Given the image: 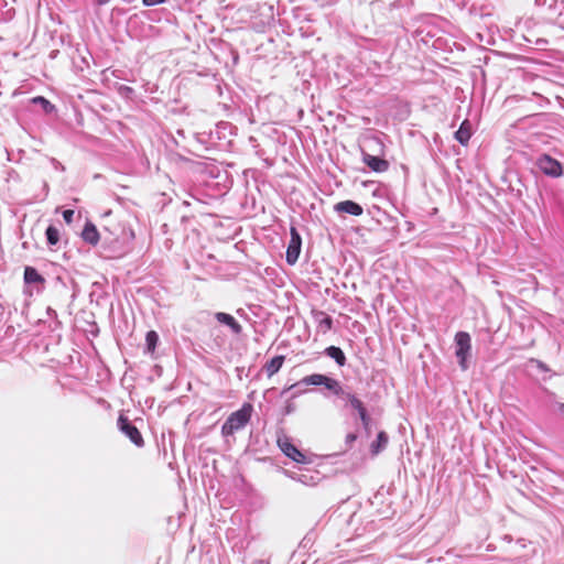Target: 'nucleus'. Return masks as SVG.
I'll use <instances>...</instances> for the list:
<instances>
[{"mask_svg":"<svg viewBox=\"0 0 564 564\" xmlns=\"http://www.w3.org/2000/svg\"><path fill=\"white\" fill-rule=\"evenodd\" d=\"M252 411V404L245 403L239 410L232 412L221 426L223 436H231L243 429L249 423Z\"/></svg>","mask_w":564,"mask_h":564,"instance_id":"nucleus-1","label":"nucleus"},{"mask_svg":"<svg viewBox=\"0 0 564 564\" xmlns=\"http://www.w3.org/2000/svg\"><path fill=\"white\" fill-rule=\"evenodd\" d=\"M471 339L468 333L466 332H458L455 335V343H456V357L458 358L459 366L463 370H466L468 368L467 365V357L471 349Z\"/></svg>","mask_w":564,"mask_h":564,"instance_id":"nucleus-2","label":"nucleus"},{"mask_svg":"<svg viewBox=\"0 0 564 564\" xmlns=\"http://www.w3.org/2000/svg\"><path fill=\"white\" fill-rule=\"evenodd\" d=\"M118 429L138 447H142L144 445V440L142 434L134 426L130 420L123 414L120 413L117 421Z\"/></svg>","mask_w":564,"mask_h":564,"instance_id":"nucleus-3","label":"nucleus"},{"mask_svg":"<svg viewBox=\"0 0 564 564\" xmlns=\"http://www.w3.org/2000/svg\"><path fill=\"white\" fill-rule=\"evenodd\" d=\"M279 448L282 453L299 464H307L308 459L290 440L288 436H280L276 441Z\"/></svg>","mask_w":564,"mask_h":564,"instance_id":"nucleus-4","label":"nucleus"},{"mask_svg":"<svg viewBox=\"0 0 564 564\" xmlns=\"http://www.w3.org/2000/svg\"><path fill=\"white\" fill-rule=\"evenodd\" d=\"M536 165L545 175L551 177H558L563 173L562 164L549 154L540 155Z\"/></svg>","mask_w":564,"mask_h":564,"instance_id":"nucleus-5","label":"nucleus"},{"mask_svg":"<svg viewBox=\"0 0 564 564\" xmlns=\"http://www.w3.org/2000/svg\"><path fill=\"white\" fill-rule=\"evenodd\" d=\"M290 232L291 240L286 250V262L289 264H294L297 261L301 252L302 239L295 227H291Z\"/></svg>","mask_w":564,"mask_h":564,"instance_id":"nucleus-6","label":"nucleus"},{"mask_svg":"<svg viewBox=\"0 0 564 564\" xmlns=\"http://www.w3.org/2000/svg\"><path fill=\"white\" fill-rule=\"evenodd\" d=\"M362 162L373 172H386L390 164L387 160L362 151Z\"/></svg>","mask_w":564,"mask_h":564,"instance_id":"nucleus-7","label":"nucleus"},{"mask_svg":"<svg viewBox=\"0 0 564 564\" xmlns=\"http://www.w3.org/2000/svg\"><path fill=\"white\" fill-rule=\"evenodd\" d=\"M215 318L226 326H228L234 334L239 335L242 332V326L236 321L234 316L228 313L218 312L215 314Z\"/></svg>","mask_w":564,"mask_h":564,"instance_id":"nucleus-8","label":"nucleus"},{"mask_svg":"<svg viewBox=\"0 0 564 564\" xmlns=\"http://www.w3.org/2000/svg\"><path fill=\"white\" fill-rule=\"evenodd\" d=\"M82 238L85 242L96 246L99 242L100 235L91 221H87L82 231Z\"/></svg>","mask_w":564,"mask_h":564,"instance_id":"nucleus-9","label":"nucleus"},{"mask_svg":"<svg viewBox=\"0 0 564 564\" xmlns=\"http://www.w3.org/2000/svg\"><path fill=\"white\" fill-rule=\"evenodd\" d=\"M471 137V124L468 120H464L459 129L455 132V139L462 144L466 145Z\"/></svg>","mask_w":564,"mask_h":564,"instance_id":"nucleus-10","label":"nucleus"},{"mask_svg":"<svg viewBox=\"0 0 564 564\" xmlns=\"http://www.w3.org/2000/svg\"><path fill=\"white\" fill-rule=\"evenodd\" d=\"M284 359V356H275L264 365V370L269 378L275 375L282 368Z\"/></svg>","mask_w":564,"mask_h":564,"instance_id":"nucleus-11","label":"nucleus"},{"mask_svg":"<svg viewBox=\"0 0 564 564\" xmlns=\"http://www.w3.org/2000/svg\"><path fill=\"white\" fill-rule=\"evenodd\" d=\"M389 442V437L386 432L381 431L377 435V440L371 444L370 451L372 455H378L381 451H383Z\"/></svg>","mask_w":564,"mask_h":564,"instance_id":"nucleus-12","label":"nucleus"},{"mask_svg":"<svg viewBox=\"0 0 564 564\" xmlns=\"http://www.w3.org/2000/svg\"><path fill=\"white\" fill-rule=\"evenodd\" d=\"M325 351H326L327 356H329L337 362L338 366H340V367L345 366L346 357H345L344 351L339 347L329 346L326 348Z\"/></svg>","mask_w":564,"mask_h":564,"instance_id":"nucleus-13","label":"nucleus"},{"mask_svg":"<svg viewBox=\"0 0 564 564\" xmlns=\"http://www.w3.org/2000/svg\"><path fill=\"white\" fill-rule=\"evenodd\" d=\"M334 212H338V213H341V212H362L361 207L351 202V200H345V202H340L338 204H336L334 206Z\"/></svg>","mask_w":564,"mask_h":564,"instance_id":"nucleus-14","label":"nucleus"},{"mask_svg":"<svg viewBox=\"0 0 564 564\" xmlns=\"http://www.w3.org/2000/svg\"><path fill=\"white\" fill-rule=\"evenodd\" d=\"M24 280L26 283H39L43 282L44 279L40 275L36 269L26 267L24 270Z\"/></svg>","mask_w":564,"mask_h":564,"instance_id":"nucleus-15","label":"nucleus"},{"mask_svg":"<svg viewBox=\"0 0 564 564\" xmlns=\"http://www.w3.org/2000/svg\"><path fill=\"white\" fill-rule=\"evenodd\" d=\"M326 376L321 373H313L304 377L301 380V383L311 384V386H322L325 383Z\"/></svg>","mask_w":564,"mask_h":564,"instance_id":"nucleus-16","label":"nucleus"},{"mask_svg":"<svg viewBox=\"0 0 564 564\" xmlns=\"http://www.w3.org/2000/svg\"><path fill=\"white\" fill-rule=\"evenodd\" d=\"M323 386H325L326 389H328L329 391L334 392L337 395L343 393V388L340 383L336 379H333L330 377L326 376L325 383H323Z\"/></svg>","mask_w":564,"mask_h":564,"instance_id":"nucleus-17","label":"nucleus"},{"mask_svg":"<svg viewBox=\"0 0 564 564\" xmlns=\"http://www.w3.org/2000/svg\"><path fill=\"white\" fill-rule=\"evenodd\" d=\"M31 101L34 105H40L45 113H50L55 109L54 105L42 96L34 97Z\"/></svg>","mask_w":564,"mask_h":564,"instance_id":"nucleus-18","label":"nucleus"},{"mask_svg":"<svg viewBox=\"0 0 564 564\" xmlns=\"http://www.w3.org/2000/svg\"><path fill=\"white\" fill-rule=\"evenodd\" d=\"M145 340H147L148 351L149 352H154L156 344L159 341V336H158L156 332H154V330L148 332Z\"/></svg>","mask_w":564,"mask_h":564,"instance_id":"nucleus-19","label":"nucleus"},{"mask_svg":"<svg viewBox=\"0 0 564 564\" xmlns=\"http://www.w3.org/2000/svg\"><path fill=\"white\" fill-rule=\"evenodd\" d=\"M46 238L50 245L55 246L59 241L58 229L54 226H48L46 229Z\"/></svg>","mask_w":564,"mask_h":564,"instance_id":"nucleus-20","label":"nucleus"},{"mask_svg":"<svg viewBox=\"0 0 564 564\" xmlns=\"http://www.w3.org/2000/svg\"><path fill=\"white\" fill-rule=\"evenodd\" d=\"M323 315V318L318 322V329L326 334L328 333L332 327H333V319L330 316L328 315H324L323 313H321Z\"/></svg>","mask_w":564,"mask_h":564,"instance_id":"nucleus-21","label":"nucleus"},{"mask_svg":"<svg viewBox=\"0 0 564 564\" xmlns=\"http://www.w3.org/2000/svg\"><path fill=\"white\" fill-rule=\"evenodd\" d=\"M346 397H347V400L349 401V403L351 404V406L355 410H357L358 413L366 410L364 403L355 394L347 393Z\"/></svg>","mask_w":564,"mask_h":564,"instance_id":"nucleus-22","label":"nucleus"},{"mask_svg":"<svg viewBox=\"0 0 564 564\" xmlns=\"http://www.w3.org/2000/svg\"><path fill=\"white\" fill-rule=\"evenodd\" d=\"M359 416H360V420H361V422H362L364 426L367 429V427H368V425H369V423H370V417H369V415H368V413H367V410L361 411V412L359 413Z\"/></svg>","mask_w":564,"mask_h":564,"instance_id":"nucleus-23","label":"nucleus"},{"mask_svg":"<svg viewBox=\"0 0 564 564\" xmlns=\"http://www.w3.org/2000/svg\"><path fill=\"white\" fill-rule=\"evenodd\" d=\"M164 2H165V0H142L143 6H145V7H153L156 4L164 3Z\"/></svg>","mask_w":564,"mask_h":564,"instance_id":"nucleus-24","label":"nucleus"},{"mask_svg":"<svg viewBox=\"0 0 564 564\" xmlns=\"http://www.w3.org/2000/svg\"><path fill=\"white\" fill-rule=\"evenodd\" d=\"M118 90L121 95H126V96L133 93V89L131 87L124 86V85H121Z\"/></svg>","mask_w":564,"mask_h":564,"instance_id":"nucleus-25","label":"nucleus"},{"mask_svg":"<svg viewBox=\"0 0 564 564\" xmlns=\"http://www.w3.org/2000/svg\"><path fill=\"white\" fill-rule=\"evenodd\" d=\"M357 440V435L354 433H349L346 435V442L348 445H351Z\"/></svg>","mask_w":564,"mask_h":564,"instance_id":"nucleus-26","label":"nucleus"},{"mask_svg":"<svg viewBox=\"0 0 564 564\" xmlns=\"http://www.w3.org/2000/svg\"><path fill=\"white\" fill-rule=\"evenodd\" d=\"M73 215H74V214H63V216H64V218H65L66 223H68V224H69V223L72 221V217H73Z\"/></svg>","mask_w":564,"mask_h":564,"instance_id":"nucleus-27","label":"nucleus"},{"mask_svg":"<svg viewBox=\"0 0 564 564\" xmlns=\"http://www.w3.org/2000/svg\"><path fill=\"white\" fill-rule=\"evenodd\" d=\"M96 2H97L99 6H104V4H107L108 2H110V0H96Z\"/></svg>","mask_w":564,"mask_h":564,"instance_id":"nucleus-28","label":"nucleus"},{"mask_svg":"<svg viewBox=\"0 0 564 564\" xmlns=\"http://www.w3.org/2000/svg\"><path fill=\"white\" fill-rule=\"evenodd\" d=\"M558 411L562 415H564V403L558 404Z\"/></svg>","mask_w":564,"mask_h":564,"instance_id":"nucleus-29","label":"nucleus"},{"mask_svg":"<svg viewBox=\"0 0 564 564\" xmlns=\"http://www.w3.org/2000/svg\"><path fill=\"white\" fill-rule=\"evenodd\" d=\"M55 212H62V210L59 208H56ZM64 212L73 213L74 210L73 209H65Z\"/></svg>","mask_w":564,"mask_h":564,"instance_id":"nucleus-30","label":"nucleus"}]
</instances>
